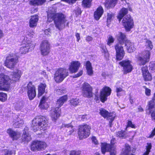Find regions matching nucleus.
I'll return each mask as SVG.
<instances>
[{
  "mask_svg": "<svg viewBox=\"0 0 155 155\" xmlns=\"http://www.w3.org/2000/svg\"><path fill=\"white\" fill-rule=\"evenodd\" d=\"M92 0H83L82 2V5L84 7L88 8L91 5Z\"/></svg>",
  "mask_w": 155,
  "mask_h": 155,
  "instance_id": "41",
  "label": "nucleus"
},
{
  "mask_svg": "<svg viewBox=\"0 0 155 155\" xmlns=\"http://www.w3.org/2000/svg\"><path fill=\"white\" fill-rule=\"evenodd\" d=\"M146 46L149 50H145L142 52L140 54L141 56H138L137 58L138 63L140 65H145L150 60L151 54L149 51L151 50L153 48L151 41L150 40H147Z\"/></svg>",
  "mask_w": 155,
  "mask_h": 155,
  "instance_id": "2",
  "label": "nucleus"
},
{
  "mask_svg": "<svg viewBox=\"0 0 155 155\" xmlns=\"http://www.w3.org/2000/svg\"><path fill=\"white\" fill-rule=\"evenodd\" d=\"M80 153L79 151H76L74 150L71 151L70 155H80Z\"/></svg>",
  "mask_w": 155,
  "mask_h": 155,
  "instance_id": "49",
  "label": "nucleus"
},
{
  "mask_svg": "<svg viewBox=\"0 0 155 155\" xmlns=\"http://www.w3.org/2000/svg\"><path fill=\"white\" fill-rule=\"evenodd\" d=\"M47 147L46 143L41 141H35L32 142L31 145V150L32 151H36L43 150Z\"/></svg>",
  "mask_w": 155,
  "mask_h": 155,
  "instance_id": "9",
  "label": "nucleus"
},
{
  "mask_svg": "<svg viewBox=\"0 0 155 155\" xmlns=\"http://www.w3.org/2000/svg\"><path fill=\"white\" fill-rule=\"evenodd\" d=\"M18 58L13 54H9L7 57L5 61V65L9 68H13L18 61Z\"/></svg>",
  "mask_w": 155,
  "mask_h": 155,
  "instance_id": "7",
  "label": "nucleus"
},
{
  "mask_svg": "<svg viewBox=\"0 0 155 155\" xmlns=\"http://www.w3.org/2000/svg\"><path fill=\"white\" fill-rule=\"evenodd\" d=\"M91 127L85 124L81 126L78 131V135L80 139L87 137L90 134Z\"/></svg>",
  "mask_w": 155,
  "mask_h": 155,
  "instance_id": "5",
  "label": "nucleus"
},
{
  "mask_svg": "<svg viewBox=\"0 0 155 155\" xmlns=\"http://www.w3.org/2000/svg\"><path fill=\"white\" fill-rule=\"evenodd\" d=\"M44 33L45 35L48 36H50L51 32L50 29H47L44 31Z\"/></svg>",
  "mask_w": 155,
  "mask_h": 155,
  "instance_id": "51",
  "label": "nucleus"
},
{
  "mask_svg": "<svg viewBox=\"0 0 155 155\" xmlns=\"http://www.w3.org/2000/svg\"><path fill=\"white\" fill-rule=\"evenodd\" d=\"M123 90L121 87H117L116 90V92L117 93V96H119L120 95L119 93L123 91Z\"/></svg>",
  "mask_w": 155,
  "mask_h": 155,
  "instance_id": "52",
  "label": "nucleus"
},
{
  "mask_svg": "<svg viewBox=\"0 0 155 155\" xmlns=\"http://www.w3.org/2000/svg\"><path fill=\"white\" fill-rule=\"evenodd\" d=\"M131 147L128 144H126L125 145V148L124 151V154H127L129 153H132L131 152Z\"/></svg>",
  "mask_w": 155,
  "mask_h": 155,
  "instance_id": "40",
  "label": "nucleus"
},
{
  "mask_svg": "<svg viewBox=\"0 0 155 155\" xmlns=\"http://www.w3.org/2000/svg\"><path fill=\"white\" fill-rule=\"evenodd\" d=\"M92 142L95 144H97L98 143V141L95 137H92Z\"/></svg>",
  "mask_w": 155,
  "mask_h": 155,
  "instance_id": "56",
  "label": "nucleus"
},
{
  "mask_svg": "<svg viewBox=\"0 0 155 155\" xmlns=\"http://www.w3.org/2000/svg\"><path fill=\"white\" fill-rule=\"evenodd\" d=\"M125 45L127 47V49L128 52L131 53L134 51V43L128 41L125 43Z\"/></svg>",
  "mask_w": 155,
  "mask_h": 155,
  "instance_id": "29",
  "label": "nucleus"
},
{
  "mask_svg": "<svg viewBox=\"0 0 155 155\" xmlns=\"http://www.w3.org/2000/svg\"><path fill=\"white\" fill-rule=\"evenodd\" d=\"M141 70L142 71V75L143 74H145L146 73H147L149 72L147 67V66L146 65L143 66L141 68Z\"/></svg>",
  "mask_w": 155,
  "mask_h": 155,
  "instance_id": "45",
  "label": "nucleus"
},
{
  "mask_svg": "<svg viewBox=\"0 0 155 155\" xmlns=\"http://www.w3.org/2000/svg\"><path fill=\"white\" fill-rule=\"evenodd\" d=\"M116 135L120 138H125L127 136V134L125 131L121 130L117 132Z\"/></svg>",
  "mask_w": 155,
  "mask_h": 155,
  "instance_id": "37",
  "label": "nucleus"
},
{
  "mask_svg": "<svg viewBox=\"0 0 155 155\" xmlns=\"http://www.w3.org/2000/svg\"><path fill=\"white\" fill-rule=\"evenodd\" d=\"M86 69L88 74L89 75L91 76L93 74V71L92 68H89Z\"/></svg>",
  "mask_w": 155,
  "mask_h": 155,
  "instance_id": "50",
  "label": "nucleus"
},
{
  "mask_svg": "<svg viewBox=\"0 0 155 155\" xmlns=\"http://www.w3.org/2000/svg\"><path fill=\"white\" fill-rule=\"evenodd\" d=\"M65 16L61 13H55L54 11H48V21L51 22L54 21L56 28L60 30L65 26L66 21Z\"/></svg>",
  "mask_w": 155,
  "mask_h": 155,
  "instance_id": "1",
  "label": "nucleus"
},
{
  "mask_svg": "<svg viewBox=\"0 0 155 155\" xmlns=\"http://www.w3.org/2000/svg\"><path fill=\"white\" fill-rule=\"evenodd\" d=\"M119 64L123 67V71L125 74L131 72L132 70V66L129 60L123 61L119 63Z\"/></svg>",
  "mask_w": 155,
  "mask_h": 155,
  "instance_id": "18",
  "label": "nucleus"
},
{
  "mask_svg": "<svg viewBox=\"0 0 155 155\" xmlns=\"http://www.w3.org/2000/svg\"><path fill=\"white\" fill-rule=\"evenodd\" d=\"M114 15L111 12H109L107 13V25L110 23V22L114 18Z\"/></svg>",
  "mask_w": 155,
  "mask_h": 155,
  "instance_id": "38",
  "label": "nucleus"
},
{
  "mask_svg": "<svg viewBox=\"0 0 155 155\" xmlns=\"http://www.w3.org/2000/svg\"><path fill=\"white\" fill-rule=\"evenodd\" d=\"M10 80L7 75L3 74H0V90H3L8 87V84L11 82Z\"/></svg>",
  "mask_w": 155,
  "mask_h": 155,
  "instance_id": "15",
  "label": "nucleus"
},
{
  "mask_svg": "<svg viewBox=\"0 0 155 155\" xmlns=\"http://www.w3.org/2000/svg\"><path fill=\"white\" fill-rule=\"evenodd\" d=\"M150 90L148 88H146L145 89V94H146L148 95L149 96L150 94Z\"/></svg>",
  "mask_w": 155,
  "mask_h": 155,
  "instance_id": "57",
  "label": "nucleus"
},
{
  "mask_svg": "<svg viewBox=\"0 0 155 155\" xmlns=\"http://www.w3.org/2000/svg\"><path fill=\"white\" fill-rule=\"evenodd\" d=\"M143 76L145 81H150L152 79V77L149 72L144 74H143Z\"/></svg>",
  "mask_w": 155,
  "mask_h": 155,
  "instance_id": "39",
  "label": "nucleus"
},
{
  "mask_svg": "<svg viewBox=\"0 0 155 155\" xmlns=\"http://www.w3.org/2000/svg\"><path fill=\"white\" fill-rule=\"evenodd\" d=\"M50 44L47 40H44L41 43L40 50L41 54L45 56L48 55L50 52Z\"/></svg>",
  "mask_w": 155,
  "mask_h": 155,
  "instance_id": "17",
  "label": "nucleus"
},
{
  "mask_svg": "<svg viewBox=\"0 0 155 155\" xmlns=\"http://www.w3.org/2000/svg\"><path fill=\"white\" fill-rule=\"evenodd\" d=\"M7 99L6 94L0 92V100L2 101H5Z\"/></svg>",
  "mask_w": 155,
  "mask_h": 155,
  "instance_id": "43",
  "label": "nucleus"
},
{
  "mask_svg": "<svg viewBox=\"0 0 155 155\" xmlns=\"http://www.w3.org/2000/svg\"><path fill=\"white\" fill-rule=\"evenodd\" d=\"M27 33L28 35L31 37H33L34 34V32L32 31H28Z\"/></svg>",
  "mask_w": 155,
  "mask_h": 155,
  "instance_id": "53",
  "label": "nucleus"
},
{
  "mask_svg": "<svg viewBox=\"0 0 155 155\" xmlns=\"http://www.w3.org/2000/svg\"><path fill=\"white\" fill-rule=\"evenodd\" d=\"M15 109L17 110H21L23 106V102L22 101H18L14 104Z\"/></svg>",
  "mask_w": 155,
  "mask_h": 155,
  "instance_id": "35",
  "label": "nucleus"
},
{
  "mask_svg": "<svg viewBox=\"0 0 155 155\" xmlns=\"http://www.w3.org/2000/svg\"><path fill=\"white\" fill-rule=\"evenodd\" d=\"M61 128H64L69 135L71 134L74 131V127L71 123L68 124H63L61 126Z\"/></svg>",
  "mask_w": 155,
  "mask_h": 155,
  "instance_id": "23",
  "label": "nucleus"
},
{
  "mask_svg": "<svg viewBox=\"0 0 155 155\" xmlns=\"http://www.w3.org/2000/svg\"><path fill=\"white\" fill-rule=\"evenodd\" d=\"M81 64L78 61H72L70 64L69 68V71L72 73L77 72L80 67Z\"/></svg>",
  "mask_w": 155,
  "mask_h": 155,
  "instance_id": "22",
  "label": "nucleus"
},
{
  "mask_svg": "<svg viewBox=\"0 0 155 155\" xmlns=\"http://www.w3.org/2000/svg\"><path fill=\"white\" fill-rule=\"evenodd\" d=\"M24 88L27 91V94L30 100L33 99L36 95V92L35 86L32 84L31 82H29L27 86L24 87Z\"/></svg>",
  "mask_w": 155,
  "mask_h": 155,
  "instance_id": "10",
  "label": "nucleus"
},
{
  "mask_svg": "<svg viewBox=\"0 0 155 155\" xmlns=\"http://www.w3.org/2000/svg\"><path fill=\"white\" fill-rule=\"evenodd\" d=\"M35 46L32 41L28 40L26 42L25 45L20 48V52L21 54H25L33 49Z\"/></svg>",
  "mask_w": 155,
  "mask_h": 155,
  "instance_id": "16",
  "label": "nucleus"
},
{
  "mask_svg": "<svg viewBox=\"0 0 155 155\" xmlns=\"http://www.w3.org/2000/svg\"><path fill=\"white\" fill-rule=\"evenodd\" d=\"M127 126L128 127H131L132 128H134L135 126L132 123L131 121H128L127 123Z\"/></svg>",
  "mask_w": 155,
  "mask_h": 155,
  "instance_id": "54",
  "label": "nucleus"
},
{
  "mask_svg": "<svg viewBox=\"0 0 155 155\" xmlns=\"http://www.w3.org/2000/svg\"><path fill=\"white\" fill-rule=\"evenodd\" d=\"M68 70L60 68L57 70L54 74V79L57 83L61 82L68 75Z\"/></svg>",
  "mask_w": 155,
  "mask_h": 155,
  "instance_id": "4",
  "label": "nucleus"
},
{
  "mask_svg": "<svg viewBox=\"0 0 155 155\" xmlns=\"http://www.w3.org/2000/svg\"><path fill=\"white\" fill-rule=\"evenodd\" d=\"M114 39L112 36H109L107 40V45L109 46H110L112 45V44L114 43Z\"/></svg>",
  "mask_w": 155,
  "mask_h": 155,
  "instance_id": "42",
  "label": "nucleus"
},
{
  "mask_svg": "<svg viewBox=\"0 0 155 155\" xmlns=\"http://www.w3.org/2000/svg\"><path fill=\"white\" fill-rule=\"evenodd\" d=\"M46 1V0H31L29 2L31 5L36 6L42 5Z\"/></svg>",
  "mask_w": 155,
  "mask_h": 155,
  "instance_id": "33",
  "label": "nucleus"
},
{
  "mask_svg": "<svg viewBox=\"0 0 155 155\" xmlns=\"http://www.w3.org/2000/svg\"><path fill=\"white\" fill-rule=\"evenodd\" d=\"M67 100V97L66 96H64L60 98L57 101L56 103V107L60 108L64 103L66 102Z\"/></svg>",
  "mask_w": 155,
  "mask_h": 155,
  "instance_id": "30",
  "label": "nucleus"
},
{
  "mask_svg": "<svg viewBox=\"0 0 155 155\" xmlns=\"http://www.w3.org/2000/svg\"><path fill=\"white\" fill-rule=\"evenodd\" d=\"M69 101L71 106L74 107L78 106L80 102L79 99L77 98H72Z\"/></svg>",
  "mask_w": 155,
  "mask_h": 155,
  "instance_id": "36",
  "label": "nucleus"
},
{
  "mask_svg": "<svg viewBox=\"0 0 155 155\" xmlns=\"http://www.w3.org/2000/svg\"><path fill=\"white\" fill-rule=\"evenodd\" d=\"M47 123L48 121L45 117L41 116H37L32 121L33 125L32 130L35 132L39 130H44L47 126Z\"/></svg>",
  "mask_w": 155,
  "mask_h": 155,
  "instance_id": "3",
  "label": "nucleus"
},
{
  "mask_svg": "<svg viewBox=\"0 0 155 155\" xmlns=\"http://www.w3.org/2000/svg\"><path fill=\"white\" fill-rule=\"evenodd\" d=\"M155 135V128L153 130L151 134L149 136L150 137H152Z\"/></svg>",
  "mask_w": 155,
  "mask_h": 155,
  "instance_id": "62",
  "label": "nucleus"
},
{
  "mask_svg": "<svg viewBox=\"0 0 155 155\" xmlns=\"http://www.w3.org/2000/svg\"><path fill=\"white\" fill-rule=\"evenodd\" d=\"M92 38L90 36H88L86 38V40L87 41H91L92 40Z\"/></svg>",
  "mask_w": 155,
  "mask_h": 155,
  "instance_id": "61",
  "label": "nucleus"
},
{
  "mask_svg": "<svg viewBox=\"0 0 155 155\" xmlns=\"http://www.w3.org/2000/svg\"><path fill=\"white\" fill-rule=\"evenodd\" d=\"M128 12L127 8H123L120 11L119 14L117 16V18L119 19L120 21L122 18Z\"/></svg>",
  "mask_w": 155,
  "mask_h": 155,
  "instance_id": "32",
  "label": "nucleus"
},
{
  "mask_svg": "<svg viewBox=\"0 0 155 155\" xmlns=\"http://www.w3.org/2000/svg\"><path fill=\"white\" fill-rule=\"evenodd\" d=\"M114 140L111 141V144L106 143H102L101 146V152L102 153L104 154L106 152H110V155H116V152L115 150V147L114 143H112Z\"/></svg>",
  "mask_w": 155,
  "mask_h": 155,
  "instance_id": "6",
  "label": "nucleus"
},
{
  "mask_svg": "<svg viewBox=\"0 0 155 155\" xmlns=\"http://www.w3.org/2000/svg\"><path fill=\"white\" fill-rule=\"evenodd\" d=\"M63 91L61 90L58 89H57L56 91V92L57 94L61 95L62 94V93H64V92L63 91Z\"/></svg>",
  "mask_w": 155,
  "mask_h": 155,
  "instance_id": "59",
  "label": "nucleus"
},
{
  "mask_svg": "<svg viewBox=\"0 0 155 155\" xmlns=\"http://www.w3.org/2000/svg\"><path fill=\"white\" fill-rule=\"evenodd\" d=\"M19 118H18L17 121L15 123V126H16V127H19L21 125L24 124V121L22 120H20V121H19Z\"/></svg>",
  "mask_w": 155,
  "mask_h": 155,
  "instance_id": "44",
  "label": "nucleus"
},
{
  "mask_svg": "<svg viewBox=\"0 0 155 155\" xmlns=\"http://www.w3.org/2000/svg\"><path fill=\"white\" fill-rule=\"evenodd\" d=\"M82 94L84 97L90 98L93 97V88L87 83H84L82 87Z\"/></svg>",
  "mask_w": 155,
  "mask_h": 155,
  "instance_id": "8",
  "label": "nucleus"
},
{
  "mask_svg": "<svg viewBox=\"0 0 155 155\" xmlns=\"http://www.w3.org/2000/svg\"><path fill=\"white\" fill-rule=\"evenodd\" d=\"M83 74V71L82 70H81L79 72V73L75 75H74V78H77L78 77L81 76Z\"/></svg>",
  "mask_w": 155,
  "mask_h": 155,
  "instance_id": "55",
  "label": "nucleus"
},
{
  "mask_svg": "<svg viewBox=\"0 0 155 155\" xmlns=\"http://www.w3.org/2000/svg\"><path fill=\"white\" fill-rule=\"evenodd\" d=\"M117 39L119 42V43L118 44H120L121 45L124 43H125L127 41H128L127 40L125 34L121 32H119L117 35Z\"/></svg>",
  "mask_w": 155,
  "mask_h": 155,
  "instance_id": "25",
  "label": "nucleus"
},
{
  "mask_svg": "<svg viewBox=\"0 0 155 155\" xmlns=\"http://www.w3.org/2000/svg\"><path fill=\"white\" fill-rule=\"evenodd\" d=\"M103 12L102 7H99L94 13V16L95 18L97 20H98L102 15Z\"/></svg>",
  "mask_w": 155,
  "mask_h": 155,
  "instance_id": "27",
  "label": "nucleus"
},
{
  "mask_svg": "<svg viewBox=\"0 0 155 155\" xmlns=\"http://www.w3.org/2000/svg\"><path fill=\"white\" fill-rule=\"evenodd\" d=\"M27 127H26L24 129V131L22 136V139L23 141L28 142L31 140V137L30 134L28 132Z\"/></svg>",
  "mask_w": 155,
  "mask_h": 155,
  "instance_id": "26",
  "label": "nucleus"
},
{
  "mask_svg": "<svg viewBox=\"0 0 155 155\" xmlns=\"http://www.w3.org/2000/svg\"><path fill=\"white\" fill-rule=\"evenodd\" d=\"M39 107L41 109L46 110L48 108V105L47 103L45 102V98L44 97H43L41 100Z\"/></svg>",
  "mask_w": 155,
  "mask_h": 155,
  "instance_id": "34",
  "label": "nucleus"
},
{
  "mask_svg": "<svg viewBox=\"0 0 155 155\" xmlns=\"http://www.w3.org/2000/svg\"><path fill=\"white\" fill-rule=\"evenodd\" d=\"M15 153L14 151L6 150L5 151L4 155H12Z\"/></svg>",
  "mask_w": 155,
  "mask_h": 155,
  "instance_id": "46",
  "label": "nucleus"
},
{
  "mask_svg": "<svg viewBox=\"0 0 155 155\" xmlns=\"http://www.w3.org/2000/svg\"><path fill=\"white\" fill-rule=\"evenodd\" d=\"M7 133L13 140H17L21 137V134L19 132L15 131L11 128L8 129Z\"/></svg>",
  "mask_w": 155,
  "mask_h": 155,
  "instance_id": "21",
  "label": "nucleus"
},
{
  "mask_svg": "<svg viewBox=\"0 0 155 155\" xmlns=\"http://www.w3.org/2000/svg\"><path fill=\"white\" fill-rule=\"evenodd\" d=\"M21 75V71L18 70H16L15 71L12 73V80L15 81H18Z\"/></svg>",
  "mask_w": 155,
  "mask_h": 155,
  "instance_id": "28",
  "label": "nucleus"
},
{
  "mask_svg": "<svg viewBox=\"0 0 155 155\" xmlns=\"http://www.w3.org/2000/svg\"><path fill=\"white\" fill-rule=\"evenodd\" d=\"M76 36L77 37V41H78L80 39V35L79 33H77L76 34Z\"/></svg>",
  "mask_w": 155,
  "mask_h": 155,
  "instance_id": "64",
  "label": "nucleus"
},
{
  "mask_svg": "<svg viewBox=\"0 0 155 155\" xmlns=\"http://www.w3.org/2000/svg\"><path fill=\"white\" fill-rule=\"evenodd\" d=\"M61 109L58 107H54L50 110V115L53 120L55 121L60 116Z\"/></svg>",
  "mask_w": 155,
  "mask_h": 155,
  "instance_id": "20",
  "label": "nucleus"
},
{
  "mask_svg": "<svg viewBox=\"0 0 155 155\" xmlns=\"http://www.w3.org/2000/svg\"><path fill=\"white\" fill-rule=\"evenodd\" d=\"M38 16L37 15L31 16L29 21V26L31 28L36 27L38 21Z\"/></svg>",
  "mask_w": 155,
  "mask_h": 155,
  "instance_id": "24",
  "label": "nucleus"
},
{
  "mask_svg": "<svg viewBox=\"0 0 155 155\" xmlns=\"http://www.w3.org/2000/svg\"><path fill=\"white\" fill-rule=\"evenodd\" d=\"M151 144H148V145L147 147H146V151L147 152H149V153L150 152V149H151Z\"/></svg>",
  "mask_w": 155,
  "mask_h": 155,
  "instance_id": "58",
  "label": "nucleus"
},
{
  "mask_svg": "<svg viewBox=\"0 0 155 155\" xmlns=\"http://www.w3.org/2000/svg\"><path fill=\"white\" fill-rule=\"evenodd\" d=\"M100 114L104 118H106L109 121V127H111L112 126V123L114 119V115L113 114L109 113L107 111L103 108L100 109Z\"/></svg>",
  "mask_w": 155,
  "mask_h": 155,
  "instance_id": "11",
  "label": "nucleus"
},
{
  "mask_svg": "<svg viewBox=\"0 0 155 155\" xmlns=\"http://www.w3.org/2000/svg\"><path fill=\"white\" fill-rule=\"evenodd\" d=\"M122 22L126 31H130L133 27V20L130 15L126 16L124 18Z\"/></svg>",
  "mask_w": 155,
  "mask_h": 155,
  "instance_id": "13",
  "label": "nucleus"
},
{
  "mask_svg": "<svg viewBox=\"0 0 155 155\" xmlns=\"http://www.w3.org/2000/svg\"><path fill=\"white\" fill-rule=\"evenodd\" d=\"M149 66L151 70H155V62H150L149 64Z\"/></svg>",
  "mask_w": 155,
  "mask_h": 155,
  "instance_id": "48",
  "label": "nucleus"
},
{
  "mask_svg": "<svg viewBox=\"0 0 155 155\" xmlns=\"http://www.w3.org/2000/svg\"><path fill=\"white\" fill-rule=\"evenodd\" d=\"M116 51V59L117 60H122L125 55L123 47L120 44H117L114 46Z\"/></svg>",
  "mask_w": 155,
  "mask_h": 155,
  "instance_id": "14",
  "label": "nucleus"
},
{
  "mask_svg": "<svg viewBox=\"0 0 155 155\" xmlns=\"http://www.w3.org/2000/svg\"><path fill=\"white\" fill-rule=\"evenodd\" d=\"M46 85L45 84H41L38 87V97L41 96L45 92V88Z\"/></svg>",
  "mask_w": 155,
  "mask_h": 155,
  "instance_id": "31",
  "label": "nucleus"
},
{
  "mask_svg": "<svg viewBox=\"0 0 155 155\" xmlns=\"http://www.w3.org/2000/svg\"><path fill=\"white\" fill-rule=\"evenodd\" d=\"M111 92V89L105 86L101 90L100 93V99L102 102H104L107 99V97L109 96Z\"/></svg>",
  "mask_w": 155,
  "mask_h": 155,
  "instance_id": "19",
  "label": "nucleus"
},
{
  "mask_svg": "<svg viewBox=\"0 0 155 155\" xmlns=\"http://www.w3.org/2000/svg\"><path fill=\"white\" fill-rule=\"evenodd\" d=\"M63 1L69 3H74L76 1L75 0H62Z\"/></svg>",
  "mask_w": 155,
  "mask_h": 155,
  "instance_id": "60",
  "label": "nucleus"
},
{
  "mask_svg": "<svg viewBox=\"0 0 155 155\" xmlns=\"http://www.w3.org/2000/svg\"><path fill=\"white\" fill-rule=\"evenodd\" d=\"M86 67V69L92 68L91 64L90 62L89 61H86L85 64Z\"/></svg>",
  "mask_w": 155,
  "mask_h": 155,
  "instance_id": "47",
  "label": "nucleus"
},
{
  "mask_svg": "<svg viewBox=\"0 0 155 155\" xmlns=\"http://www.w3.org/2000/svg\"><path fill=\"white\" fill-rule=\"evenodd\" d=\"M41 74L43 75L45 78H48V75L46 74V72L45 71H42L41 73Z\"/></svg>",
  "mask_w": 155,
  "mask_h": 155,
  "instance_id": "63",
  "label": "nucleus"
},
{
  "mask_svg": "<svg viewBox=\"0 0 155 155\" xmlns=\"http://www.w3.org/2000/svg\"><path fill=\"white\" fill-rule=\"evenodd\" d=\"M148 109L146 112L148 113L147 111L149 110L148 114H151L152 119L155 120V93L151 100L149 101L148 104Z\"/></svg>",
  "mask_w": 155,
  "mask_h": 155,
  "instance_id": "12",
  "label": "nucleus"
}]
</instances>
